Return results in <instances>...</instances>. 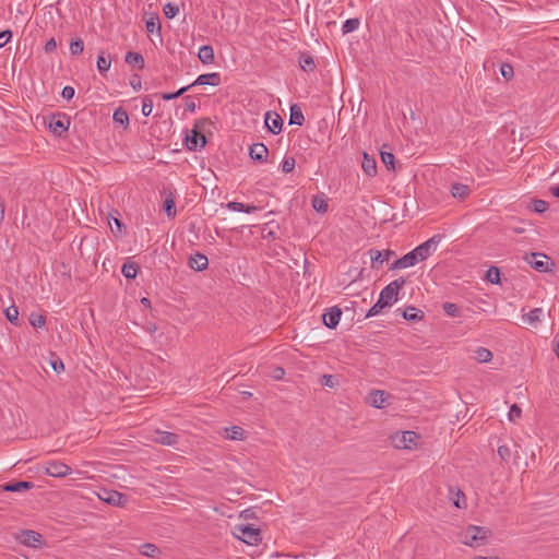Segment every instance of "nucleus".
I'll use <instances>...</instances> for the list:
<instances>
[{
  "label": "nucleus",
  "instance_id": "f257e3e1",
  "mask_svg": "<svg viewBox=\"0 0 559 559\" xmlns=\"http://www.w3.org/2000/svg\"><path fill=\"white\" fill-rule=\"evenodd\" d=\"M490 535L488 527L469 525L459 534V539L469 547H480L487 543Z\"/></svg>",
  "mask_w": 559,
  "mask_h": 559
},
{
  "label": "nucleus",
  "instance_id": "f03ea898",
  "mask_svg": "<svg viewBox=\"0 0 559 559\" xmlns=\"http://www.w3.org/2000/svg\"><path fill=\"white\" fill-rule=\"evenodd\" d=\"M441 241L440 235H433L431 238L417 246L413 251L416 254L418 261H424L430 257L438 248Z\"/></svg>",
  "mask_w": 559,
  "mask_h": 559
},
{
  "label": "nucleus",
  "instance_id": "7ed1b4c3",
  "mask_svg": "<svg viewBox=\"0 0 559 559\" xmlns=\"http://www.w3.org/2000/svg\"><path fill=\"white\" fill-rule=\"evenodd\" d=\"M16 539L24 546L32 548H40L45 542L41 534L33 530H23L21 531Z\"/></svg>",
  "mask_w": 559,
  "mask_h": 559
},
{
  "label": "nucleus",
  "instance_id": "20e7f679",
  "mask_svg": "<svg viewBox=\"0 0 559 559\" xmlns=\"http://www.w3.org/2000/svg\"><path fill=\"white\" fill-rule=\"evenodd\" d=\"M236 530L239 532L236 536L248 545H258L261 542L260 530L250 524L239 525Z\"/></svg>",
  "mask_w": 559,
  "mask_h": 559
},
{
  "label": "nucleus",
  "instance_id": "39448f33",
  "mask_svg": "<svg viewBox=\"0 0 559 559\" xmlns=\"http://www.w3.org/2000/svg\"><path fill=\"white\" fill-rule=\"evenodd\" d=\"M98 498L114 507H124L128 502V497L117 490L102 489Z\"/></svg>",
  "mask_w": 559,
  "mask_h": 559
},
{
  "label": "nucleus",
  "instance_id": "423d86ee",
  "mask_svg": "<svg viewBox=\"0 0 559 559\" xmlns=\"http://www.w3.org/2000/svg\"><path fill=\"white\" fill-rule=\"evenodd\" d=\"M200 124H203V122H198L194 129L191 130V134H188L185 139L186 146L189 151H199L206 144L205 135L198 131Z\"/></svg>",
  "mask_w": 559,
  "mask_h": 559
},
{
  "label": "nucleus",
  "instance_id": "0eeeda50",
  "mask_svg": "<svg viewBox=\"0 0 559 559\" xmlns=\"http://www.w3.org/2000/svg\"><path fill=\"white\" fill-rule=\"evenodd\" d=\"M418 440V435L414 431H403L397 432L393 437V443L397 449H412L416 445Z\"/></svg>",
  "mask_w": 559,
  "mask_h": 559
},
{
  "label": "nucleus",
  "instance_id": "6e6552de",
  "mask_svg": "<svg viewBox=\"0 0 559 559\" xmlns=\"http://www.w3.org/2000/svg\"><path fill=\"white\" fill-rule=\"evenodd\" d=\"M45 473L51 477H64L71 473V467L60 461H47L44 465Z\"/></svg>",
  "mask_w": 559,
  "mask_h": 559
},
{
  "label": "nucleus",
  "instance_id": "1a4fd4ad",
  "mask_svg": "<svg viewBox=\"0 0 559 559\" xmlns=\"http://www.w3.org/2000/svg\"><path fill=\"white\" fill-rule=\"evenodd\" d=\"M390 397L391 394L383 390H372L367 396V403L376 408H384Z\"/></svg>",
  "mask_w": 559,
  "mask_h": 559
},
{
  "label": "nucleus",
  "instance_id": "9d476101",
  "mask_svg": "<svg viewBox=\"0 0 559 559\" xmlns=\"http://www.w3.org/2000/svg\"><path fill=\"white\" fill-rule=\"evenodd\" d=\"M69 127H70V119L66 115L52 116L49 121L50 131L58 136H61L63 133H66L68 131Z\"/></svg>",
  "mask_w": 559,
  "mask_h": 559
},
{
  "label": "nucleus",
  "instance_id": "9b49d317",
  "mask_svg": "<svg viewBox=\"0 0 559 559\" xmlns=\"http://www.w3.org/2000/svg\"><path fill=\"white\" fill-rule=\"evenodd\" d=\"M264 123L267 130L273 134H278L282 131L283 119L275 111H267L265 114Z\"/></svg>",
  "mask_w": 559,
  "mask_h": 559
},
{
  "label": "nucleus",
  "instance_id": "f8f14e48",
  "mask_svg": "<svg viewBox=\"0 0 559 559\" xmlns=\"http://www.w3.org/2000/svg\"><path fill=\"white\" fill-rule=\"evenodd\" d=\"M368 253L370 255L371 267L373 270H379L382 266V264L389 261V258L393 254L391 250L380 251L376 249H370Z\"/></svg>",
  "mask_w": 559,
  "mask_h": 559
},
{
  "label": "nucleus",
  "instance_id": "ddd939ff",
  "mask_svg": "<svg viewBox=\"0 0 559 559\" xmlns=\"http://www.w3.org/2000/svg\"><path fill=\"white\" fill-rule=\"evenodd\" d=\"M152 440L162 445L175 447L179 442V436L174 432L156 430Z\"/></svg>",
  "mask_w": 559,
  "mask_h": 559
},
{
  "label": "nucleus",
  "instance_id": "4468645a",
  "mask_svg": "<svg viewBox=\"0 0 559 559\" xmlns=\"http://www.w3.org/2000/svg\"><path fill=\"white\" fill-rule=\"evenodd\" d=\"M342 311L337 307L330 308L323 313L322 319L325 326L329 329H335L341 320Z\"/></svg>",
  "mask_w": 559,
  "mask_h": 559
},
{
  "label": "nucleus",
  "instance_id": "2eb2a0df",
  "mask_svg": "<svg viewBox=\"0 0 559 559\" xmlns=\"http://www.w3.org/2000/svg\"><path fill=\"white\" fill-rule=\"evenodd\" d=\"M249 155L253 160L263 163L267 158L269 150L263 143H254L250 146Z\"/></svg>",
  "mask_w": 559,
  "mask_h": 559
},
{
  "label": "nucleus",
  "instance_id": "dca6fc26",
  "mask_svg": "<svg viewBox=\"0 0 559 559\" xmlns=\"http://www.w3.org/2000/svg\"><path fill=\"white\" fill-rule=\"evenodd\" d=\"M221 83V75L217 72L201 74L197 80L191 83L190 88L194 85H213L216 86Z\"/></svg>",
  "mask_w": 559,
  "mask_h": 559
},
{
  "label": "nucleus",
  "instance_id": "f3484780",
  "mask_svg": "<svg viewBox=\"0 0 559 559\" xmlns=\"http://www.w3.org/2000/svg\"><path fill=\"white\" fill-rule=\"evenodd\" d=\"M419 261L416 258V254L414 251H409L408 253L404 254L402 258L397 259L391 266V270L395 269H406L409 266H414Z\"/></svg>",
  "mask_w": 559,
  "mask_h": 559
},
{
  "label": "nucleus",
  "instance_id": "a211bd4d",
  "mask_svg": "<svg viewBox=\"0 0 559 559\" xmlns=\"http://www.w3.org/2000/svg\"><path fill=\"white\" fill-rule=\"evenodd\" d=\"M188 264L194 271H204L209 266V260L203 253L197 252L189 258Z\"/></svg>",
  "mask_w": 559,
  "mask_h": 559
},
{
  "label": "nucleus",
  "instance_id": "6ab92c4d",
  "mask_svg": "<svg viewBox=\"0 0 559 559\" xmlns=\"http://www.w3.org/2000/svg\"><path fill=\"white\" fill-rule=\"evenodd\" d=\"M547 258L545 254L542 253H531L530 255L525 257V260L527 263L531 264L533 269H535L538 272H547L548 271V263L544 260H538L537 258Z\"/></svg>",
  "mask_w": 559,
  "mask_h": 559
},
{
  "label": "nucleus",
  "instance_id": "aec40b11",
  "mask_svg": "<svg viewBox=\"0 0 559 559\" xmlns=\"http://www.w3.org/2000/svg\"><path fill=\"white\" fill-rule=\"evenodd\" d=\"M544 317V310L542 308H534L528 313L522 316V320L524 323L537 326L540 323L542 318Z\"/></svg>",
  "mask_w": 559,
  "mask_h": 559
},
{
  "label": "nucleus",
  "instance_id": "412c9836",
  "mask_svg": "<svg viewBox=\"0 0 559 559\" xmlns=\"http://www.w3.org/2000/svg\"><path fill=\"white\" fill-rule=\"evenodd\" d=\"M450 192L453 198L459 200H465L471 193V188L468 185L454 182L451 185Z\"/></svg>",
  "mask_w": 559,
  "mask_h": 559
},
{
  "label": "nucleus",
  "instance_id": "4be33fe9",
  "mask_svg": "<svg viewBox=\"0 0 559 559\" xmlns=\"http://www.w3.org/2000/svg\"><path fill=\"white\" fill-rule=\"evenodd\" d=\"M361 168L364 173L369 177L377 175V162L373 156H369L366 152L362 156Z\"/></svg>",
  "mask_w": 559,
  "mask_h": 559
},
{
  "label": "nucleus",
  "instance_id": "5701e85b",
  "mask_svg": "<svg viewBox=\"0 0 559 559\" xmlns=\"http://www.w3.org/2000/svg\"><path fill=\"white\" fill-rule=\"evenodd\" d=\"M32 488H34V484L32 481H25V480L15 481V483H7L2 486V489L4 491H10V492H21V491L29 490Z\"/></svg>",
  "mask_w": 559,
  "mask_h": 559
},
{
  "label": "nucleus",
  "instance_id": "b1692460",
  "mask_svg": "<svg viewBox=\"0 0 559 559\" xmlns=\"http://www.w3.org/2000/svg\"><path fill=\"white\" fill-rule=\"evenodd\" d=\"M198 58L203 64H211L214 61V49L210 45L200 47Z\"/></svg>",
  "mask_w": 559,
  "mask_h": 559
},
{
  "label": "nucleus",
  "instance_id": "393cba45",
  "mask_svg": "<svg viewBox=\"0 0 559 559\" xmlns=\"http://www.w3.org/2000/svg\"><path fill=\"white\" fill-rule=\"evenodd\" d=\"M126 63L132 67H136L142 70L145 66L144 58L141 53L134 51H128L124 57Z\"/></svg>",
  "mask_w": 559,
  "mask_h": 559
},
{
  "label": "nucleus",
  "instance_id": "a878e982",
  "mask_svg": "<svg viewBox=\"0 0 559 559\" xmlns=\"http://www.w3.org/2000/svg\"><path fill=\"white\" fill-rule=\"evenodd\" d=\"M397 293L394 292L390 286H385L381 293L379 299L381 304H384L386 307H390L394 301L397 300Z\"/></svg>",
  "mask_w": 559,
  "mask_h": 559
},
{
  "label": "nucleus",
  "instance_id": "bb28decb",
  "mask_svg": "<svg viewBox=\"0 0 559 559\" xmlns=\"http://www.w3.org/2000/svg\"><path fill=\"white\" fill-rule=\"evenodd\" d=\"M139 551L142 556L148 558H157L160 555V549L151 543H146L140 546Z\"/></svg>",
  "mask_w": 559,
  "mask_h": 559
},
{
  "label": "nucleus",
  "instance_id": "cd10ccee",
  "mask_svg": "<svg viewBox=\"0 0 559 559\" xmlns=\"http://www.w3.org/2000/svg\"><path fill=\"white\" fill-rule=\"evenodd\" d=\"M304 122H305V117H304V114H302L300 107L296 104L292 105L290 106L289 123L302 126Z\"/></svg>",
  "mask_w": 559,
  "mask_h": 559
},
{
  "label": "nucleus",
  "instance_id": "c85d7f7f",
  "mask_svg": "<svg viewBox=\"0 0 559 559\" xmlns=\"http://www.w3.org/2000/svg\"><path fill=\"white\" fill-rule=\"evenodd\" d=\"M227 207L235 212H245V213H253L259 210V207L255 205L245 204V203L236 202V201L229 202L227 204Z\"/></svg>",
  "mask_w": 559,
  "mask_h": 559
},
{
  "label": "nucleus",
  "instance_id": "c756f323",
  "mask_svg": "<svg viewBox=\"0 0 559 559\" xmlns=\"http://www.w3.org/2000/svg\"><path fill=\"white\" fill-rule=\"evenodd\" d=\"M299 66L306 72H312L316 69V62L313 57L306 52L300 55Z\"/></svg>",
  "mask_w": 559,
  "mask_h": 559
},
{
  "label": "nucleus",
  "instance_id": "7c9ffc66",
  "mask_svg": "<svg viewBox=\"0 0 559 559\" xmlns=\"http://www.w3.org/2000/svg\"><path fill=\"white\" fill-rule=\"evenodd\" d=\"M138 271H139V266L136 263L134 262H126L123 265H122V269H121V273L123 274V276L128 280H133L138 275Z\"/></svg>",
  "mask_w": 559,
  "mask_h": 559
},
{
  "label": "nucleus",
  "instance_id": "2f4dec72",
  "mask_svg": "<svg viewBox=\"0 0 559 559\" xmlns=\"http://www.w3.org/2000/svg\"><path fill=\"white\" fill-rule=\"evenodd\" d=\"M226 438L230 440H243L246 438V431L239 426H231L225 429Z\"/></svg>",
  "mask_w": 559,
  "mask_h": 559
},
{
  "label": "nucleus",
  "instance_id": "473e14b6",
  "mask_svg": "<svg viewBox=\"0 0 559 559\" xmlns=\"http://www.w3.org/2000/svg\"><path fill=\"white\" fill-rule=\"evenodd\" d=\"M311 204L318 213H325L328 211V200L324 195H314Z\"/></svg>",
  "mask_w": 559,
  "mask_h": 559
},
{
  "label": "nucleus",
  "instance_id": "72a5a7b5",
  "mask_svg": "<svg viewBox=\"0 0 559 559\" xmlns=\"http://www.w3.org/2000/svg\"><path fill=\"white\" fill-rule=\"evenodd\" d=\"M109 225H110L111 231L115 235H122L126 233L124 224L118 217L114 216L112 214L109 215Z\"/></svg>",
  "mask_w": 559,
  "mask_h": 559
},
{
  "label": "nucleus",
  "instance_id": "f704fd0d",
  "mask_svg": "<svg viewBox=\"0 0 559 559\" xmlns=\"http://www.w3.org/2000/svg\"><path fill=\"white\" fill-rule=\"evenodd\" d=\"M163 210L169 218L176 216V204L171 193L164 200Z\"/></svg>",
  "mask_w": 559,
  "mask_h": 559
},
{
  "label": "nucleus",
  "instance_id": "c9c22d12",
  "mask_svg": "<svg viewBox=\"0 0 559 559\" xmlns=\"http://www.w3.org/2000/svg\"><path fill=\"white\" fill-rule=\"evenodd\" d=\"M474 358L478 362H488L492 359V353L485 347H477L474 352Z\"/></svg>",
  "mask_w": 559,
  "mask_h": 559
},
{
  "label": "nucleus",
  "instance_id": "e433bc0d",
  "mask_svg": "<svg viewBox=\"0 0 559 559\" xmlns=\"http://www.w3.org/2000/svg\"><path fill=\"white\" fill-rule=\"evenodd\" d=\"M424 313L421 310L415 308V307H407L403 311V318L407 321H417L423 318Z\"/></svg>",
  "mask_w": 559,
  "mask_h": 559
},
{
  "label": "nucleus",
  "instance_id": "4c0bfd02",
  "mask_svg": "<svg viewBox=\"0 0 559 559\" xmlns=\"http://www.w3.org/2000/svg\"><path fill=\"white\" fill-rule=\"evenodd\" d=\"M114 121L122 127H127L129 124V116H128V112L122 109V108H118L115 110L114 112Z\"/></svg>",
  "mask_w": 559,
  "mask_h": 559
},
{
  "label": "nucleus",
  "instance_id": "58836bf2",
  "mask_svg": "<svg viewBox=\"0 0 559 559\" xmlns=\"http://www.w3.org/2000/svg\"><path fill=\"white\" fill-rule=\"evenodd\" d=\"M5 318L14 325H20L19 309L12 305L4 310Z\"/></svg>",
  "mask_w": 559,
  "mask_h": 559
},
{
  "label": "nucleus",
  "instance_id": "ea45409f",
  "mask_svg": "<svg viewBox=\"0 0 559 559\" xmlns=\"http://www.w3.org/2000/svg\"><path fill=\"white\" fill-rule=\"evenodd\" d=\"M485 278L491 284L500 283V270L497 266H490L487 272Z\"/></svg>",
  "mask_w": 559,
  "mask_h": 559
},
{
  "label": "nucleus",
  "instance_id": "a19ab883",
  "mask_svg": "<svg viewBox=\"0 0 559 559\" xmlns=\"http://www.w3.org/2000/svg\"><path fill=\"white\" fill-rule=\"evenodd\" d=\"M442 309L443 311L449 316V317H452V318H457L461 316V309L459 308V306L456 304H453V302H444L442 305Z\"/></svg>",
  "mask_w": 559,
  "mask_h": 559
},
{
  "label": "nucleus",
  "instance_id": "79ce46f5",
  "mask_svg": "<svg viewBox=\"0 0 559 559\" xmlns=\"http://www.w3.org/2000/svg\"><path fill=\"white\" fill-rule=\"evenodd\" d=\"M49 364L57 373H60L64 370L63 361L55 353L50 354Z\"/></svg>",
  "mask_w": 559,
  "mask_h": 559
},
{
  "label": "nucleus",
  "instance_id": "37998d69",
  "mask_svg": "<svg viewBox=\"0 0 559 559\" xmlns=\"http://www.w3.org/2000/svg\"><path fill=\"white\" fill-rule=\"evenodd\" d=\"M29 323L35 329H40L46 324V318L43 314L32 312L29 316Z\"/></svg>",
  "mask_w": 559,
  "mask_h": 559
},
{
  "label": "nucleus",
  "instance_id": "c03bdc74",
  "mask_svg": "<svg viewBox=\"0 0 559 559\" xmlns=\"http://www.w3.org/2000/svg\"><path fill=\"white\" fill-rule=\"evenodd\" d=\"M359 20L358 19H348L344 22L343 26H342V32L344 34H348V33H352L354 31H356L358 27H359Z\"/></svg>",
  "mask_w": 559,
  "mask_h": 559
},
{
  "label": "nucleus",
  "instance_id": "a18cd8bd",
  "mask_svg": "<svg viewBox=\"0 0 559 559\" xmlns=\"http://www.w3.org/2000/svg\"><path fill=\"white\" fill-rule=\"evenodd\" d=\"M498 455L501 462H509L513 455V451L509 445L502 444L498 447Z\"/></svg>",
  "mask_w": 559,
  "mask_h": 559
},
{
  "label": "nucleus",
  "instance_id": "49530a36",
  "mask_svg": "<svg viewBox=\"0 0 559 559\" xmlns=\"http://www.w3.org/2000/svg\"><path fill=\"white\" fill-rule=\"evenodd\" d=\"M164 14L167 19H174L179 13L178 4L168 2L163 8Z\"/></svg>",
  "mask_w": 559,
  "mask_h": 559
},
{
  "label": "nucleus",
  "instance_id": "de8ad7c7",
  "mask_svg": "<svg viewBox=\"0 0 559 559\" xmlns=\"http://www.w3.org/2000/svg\"><path fill=\"white\" fill-rule=\"evenodd\" d=\"M84 50V41L81 38H76L70 43V51L73 56L81 55Z\"/></svg>",
  "mask_w": 559,
  "mask_h": 559
},
{
  "label": "nucleus",
  "instance_id": "09e8293b",
  "mask_svg": "<svg viewBox=\"0 0 559 559\" xmlns=\"http://www.w3.org/2000/svg\"><path fill=\"white\" fill-rule=\"evenodd\" d=\"M380 154H381L382 163L385 165V167L389 170L394 169L395 157H394L393 153L381 151Z\"/></svg>",
  "mask_w": 559,
  "mask_h": 559
},
{
  "label": "nucleus",
  "instance_id": "8fccbe9b",
  "mask_svg": "<svg viewBox=\"0 0 559 559\" xmlns=\"http://www.w3.org/2000/svg\"><path fill=\"white\" fill-rule=\"evenodd\" d=\"M296 160L293 156H286L282 162V171L285 174L292 173L295 168Z\"/></svg>",
  "mask_w": 559,
  "mask_h": 559
},
{
  "label": "nucleus",
  "instance_id": "3c124183",
  "mask_svg": "<svg viewBox=\"0 0 559 559\" xmlns=\"http://www.w3.org/2000/svg\"><path fill=\"white\" fill-rule=\"evenodd\" d=\"M531 204V209L536 213H544L548 210V203L544 200L535 199Z\"/></svg>",
  "mask_w": 559,
  "mask_h": 559
},
{
  "label": "nucleus",
  "instance_id": "603ef678",
  "mask_svg": "<svg viewBox=\"0 0 559 559\" xmlns=\"http://www.w3.org/2000/svg\"><path fill=\"white\" fill-rule=\"evenodd\" d=\"M111 64V60L105 58L104 53L99 55L97 58V69L100 73L109 70Z\"/></svg>",
  "mask_w": 559,
  "mask_h": 559
},
{
  "label": "nucleus",
  "instance_id": "864d4df0",
  "mask_svg": "<svg viewBox=\"0 0 559 559\" xmlns=\"http://www.w3.org/2000/svg\"><path fill=\"white\" fill-rule=\"evenodd\" d=\"M189 90H190V86H183V87H181L180 90H178L177 92H174V93H163L162 94V98L164 100H171V99L180 97L181 95H183Z\"/></svg>",
  "mask_w": 559,
  "mask_h": 559
},
{
  "label": "nucleus",
  "instance_id": "5fc2aeb1",
  "mask_svg": "<svg viewBox=\"0 0 559 559\" xmlns=\"http://www.w3.org/2000/svg\"><path fill=\"white\" fill-rule=\"evenodd\" d=\"M321 384L328 388H335L338 384V380L333 374H323L321 378Z\"/></svg>",
  "mask_w": 559,
  "mask_h": 559
},
{
  "label": "nucleus",
  "instance_id": "6e6d98bb",
  "mask_svg": "<svg viewBox=\"0 0 559 559\" xmlns=\"http://www.w3.org/2000/svg\"><path fill=\"white\" fill-rule=\"evenodd\" d=\"M500 73L506 80H510L514 75L513 67L509 63H502L500 67Z\"/></svg>",
  "mask_w": 559,
  "mask_h": 559
},
{
  "label": "nucleus",
  "instance_id": "4d7b16f0",
  "mask_svg": "<svg viewBox=\"0 0 559 559\" xmlns=\"http://www.w3.org/2000/svg\"><path fill=\"white\" fill-rule=\"evenodd\" d=\"M153 110V102L152 99L146 96L142 102V114L145 117H148L152 114Z\"/></svg>",
  "mask_w": 559,
  "mask_h": 559
},
{
  "label": "nucleus",
  "instance_id": "13d9d810",
  "mask_svg": "<svg viewBox=\"0 0 559 559\" xmlns=\"http://www.w3.org/2000/svg\"><path fill=\"white\" fill-rule=\"evenodd\" d=\"M386 306L384 304H381V300L378 299V301L368 310L367 317H374L381 312L383 308Z\"/></svg>",
  "mask_w": 559,
  "mask_h": 559
},
{
  "label": "nucleus",
  "instance_id": "bf43d9fd",
  "mask_svg": "<svg viewBox=\"0 0 559 559\" xmlns=\"http://www.w3.org/2000/svg\"><path fill=\"white\" fill-rule=\"evenodd\" d=\"M521 414H522V409L516 404H513L510 407L508 416L511 421H515L518 418L521 417Z\"/></svg>",
  "mask_w": 559,
  "mask_h": 559
},
{
  "label": "nucleus",
  "instance_id": "052dcab7",
  "mask_svg": "<svg viewBox=\"0 0 559 559\" xmlns=\"http://www.w3.org/2000/svg\"><path fill=\"white\" fill-rule=\"evenodd\" d=\"M145 26L147 33H154L155 31L158 33L160 32V24L159 22H156L154 19L147 20Z\"/></svg>",
  "mask_w": 559,
  "mask_h": 559
},
{
  "label": "nucleus",
  "instance_id": "680f3d73",
  "mask_svg": "<svg viewBox=\"0 0 559 559\" xmlns=\"http://www.w3.org/2000/svg\"><path fill=\"white\" fill-rule=\"evenodd\" d=\"M75 91L72 86L67 85L62 88L61 96L68 102L74 97Z\"/></svg>",
  "mask_w": 559,
  "mask_h": 559
},
{
  "label": "nucleus",
  "instance_id": "e2e57ef3",
  "mask_svg": "<svg viewBox=\"0 0 559 559\" xmlns=\"http://www.w3.org/2000/svg\"><path fill=\"white\" fill-rule=\"evenodd\" d=\"M405 285V280L403 277H400L393 282H391L390 284H388V286H390L394 292H396L399 294V290Z\"/></svg>",
  "mask_w": 559,
  "mask_h": 559
},
{
  "label": "nucleus",
  "instance_id": "0e129e2a",
  "mask_svg": "<svg viewBox=\"0 0 559 559\" xmlns=\"http://www.w3.org/2000/svg\"><path fill=\"white\" fill-rule=\"evenodd\" d=\"M12 37V32L9 29L0 32V48L3 47Z\"/></svg>",
  "mask_w": 559,
  "mask_h": 559
},
{
  "label": "nucleus",
  "instance_id": "69168bd1",
  "mask_svg": "<svg viewBox=\"0 0 559 559\" xmlns=\"http://www.w3.org/2000/svg\"><path fill=\"white\" fill-rule=\"evenodd\" d=\"M185 106H186V110H188L190 112H194L197 109V104L191 96H187L185 98Z\"/></svg>",
  "mask_w": 559,
  "mask_h": 559
},
{
  "label": "nucleus",
  "instance_id": "338daca9",
  "mask_svg": "<svg viewBox=\"0 0 559 559\" xmlns=\"http://www.w3.org/2000/svg\"><path fill=\"white\" fill-rule=\"evenodd\" d=\"M45 52L47 53H51L53 52L56 49H57V41L55 38H50L46 44H45Z\"/></svg>",
  "mask_w": 559,
  "mask_h": 559
},
{
  "label": "nucleus",
  "instance_id": "774afa93",
  "mask_svg": "<svg viewBox=\"0 0 559 559\" xmlns=\"http://www.w3.org/2000/svg\"><path fill=\"white\" fill-rule=\"evenodd\" d=\"M130 84L135 91H140L142 87L141 79L139 75H133L130 80Z\"/></svg>",
  "mask_w": 559,
  "mask_h": 559
}]
</instances>
